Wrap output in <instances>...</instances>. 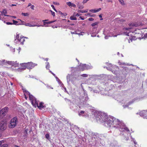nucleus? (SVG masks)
<instances>
[{"mask_svg":"<svg viewBox=\"0 0 147 147\" xmlns=\"http://www.w3.org/2000/svg\"><path fill=\"white\" fill-rule=\"evenodd\" d=\"M22 89L24 92V94L25 96V98L26 99H27V96H28L29 97V95L28 93H27V92H28L29 93V92L25 88H23Z\"/></svg>","mask_w":147,"mask_h":147,"instance_id":"nucleus-22","label":"nucleus"},{"mask_svg":"<svg viewBox=\"0 0 147 147\" xmlns=\"http://www.w3.org/2000/svg\"><path fill=\"white\" fill-rule=\"evenodd\" d=\"M11 50L12 52H14L15 51V48H11Z\"/></svg>","mask_w":147,"mask_h":147,"instance_id":"nucleus-53","label":"nucleus"},{"mask_svg":"<svg viewBox=\"0 0 147 147\" xmlns=\"http://www.w3.org/2000/svg\"><path fill=\"white\" fill-rule=\"evenodd\" d=\"M117 36V35H115V36H113L116 37ZM112 36H111L110 35H108V36H105V39H108V37H109Z\"/></svg>","mask_w":147,"mask_h":147,"instance_id":"nucleus-40","label":"nucleus"},{"mask_svg":"<svg viewBox=\"0 0 147 147\" xmlns=\"http://www.w3.org/2000/svg\"><path fill=\"white\" fill-rule=\"evenodd\" d=\"M108 64L107 67H104V68H106L107 70L111 71L115 74H117L119 72V67L116 65L113 66L111 63L107 62L106 63Z\"/></svg>","mask_w":147,"mask_h":147,"instance_id":"nucleus-4","label":"nucleus"},{"mask_svg":"<svg viewBox=\"0 0 147 147\" xmlns=\"http://www.w3.org/2000/svg\"><path fill=\"white\" fill-rule=\"evenodd\" d=\"M6 61L5 60H3L2 61L0 60V65H5L6 63H7Z\"/></svg>","mask_w":147,"mask_h":147,"instance_id":"nucleus-30","label":"nucleus"},{"mask_svg":"<svg viewBox=\"0 0 147 147\" xmlns=\"http://www.w3.org/2000/svg\"><path fill=\"white\" fill-rule=\"evenodd\" d=\"M118 63L119 65H132V66H133V65H132V64H129L128 63H122L120 61H119L118 62Z\"/></svg>","mask_w":147,"mask_h":147,"instance_id":"nucleus-26","label":"nucleus"},{"mask_svg":"<svg viewBox=\"0 0 147 147\" xmlns=\"http://www.w3.org/2000/svg\"><path fill=\"white\" fill-rule=\"evenodd\" d=\"M55 78L57 81L58 82L59 84L61 83L60 80L56 76H55Z\"/></svg>","mask_w":147,"mask_h":147,"instance_id":"nucleus-41","label":"nucleus"},{"mask_svg":"<svg viewBox=\"0 0 147 147\" xmlns=\"http://www.w3.org/2000/svg\"><path fill=\"white\" fill-rule=\"evenodd\" d=\"M27 69H32L34 67L37 65V64L33 63L32 62L27 63Z\"/></svg>","mask_w":147,"mask_h":147,"instance_id":"nucleus-12","label":"nucleus"},{"mask_svg":"<svg viewBox=\"0 0 147 147\" xmlns=\"http://www.w3.org/2000/svg\"><path fill=\"white\" fill-rule=\"evenodd\" d=\"M46 21V20H43V24H44V25L52 23L55 21H49V22H45V21Z\"/></svg>","mask_w":147,"mask_h":147,"instance_id":"nucleus-27","label":"nucleus"},{"mask_svg":"<svg viewBox=\"0 0 147 147\" xmlns=\"http://www.w3.org/2000/svg\"><path fill=\"white\" fill-rule=\"evenodd\" d=\"M18 20L20 21L22 23H21V24H24L23 23L24 22V21H22L21 20L18 19Z\"/></svg>","mask_w":147,"mask_h":147,"instance_id":"nucleus-60","label":"nucleus"},{"mask_svg":"<svg viewBox=\"0 0 147 147\" xmlns=\"http://www.w3.org/2000/svg\"><path fill=\"white\" fill-rule=\"evenodd\" d=\"M91 36L92 37H95V36H96V35H94V33H91Z\"/></svg>","mask_w":147,"mask_h":147,"instance_id":"nucleus-58","label":"nucleus"},{"mask_svg":"<svg viewBox=\"0 0 147 147\" xmlns=\"http://www.w3.org/2000/svg\"><path fill=\"white\" fill-rule=\"evenodd\" d=\"M112 90H109V91L105 90H102L100 91V93L101 94L103 95H108V96H112L113 94L111 93Z\"/></svg>","mask_w":147,"mask_h":147,"instance_id":"nucleus-10","label":"nucleus"},{"mask_svg":"<svg viewBox=\"0 0 147 147\" xmlns=\"http://www.w3.org/2000/svg\"><path fill=\"white\" fill-rule=\"evenodd\" d=\"M97 24H98L97 22H96L92 23L91 24V25L92 26H95Z\"/></svg>","mask_w":147,"mask_h":147,"instance_id":"nucleus-46","label":"nucleus"},{"mask_svg":"<svg viewBox=\"0 0 147 147\" xmlns=\"http://www.w3.org/2000/svg\"><path fill=\"white\" fill-rule=\"evenodd\" d=\"M27 93L29 95V100L31 101L32 104L33 106L35 107H37L39 109H40L44 107L45 106L43 103L42 102H40L38 105V102L36 100V99L32 95H31L30 93L27 92Z\"/></svg>","mask_w":147,"mask_h":147,"instance_id":"nucleus-3","label":"nucleus"},{"mask_svg":"<svg viewBox=\"0 0 147 147\" xmlns=\"http://www.w3.org/2000/svg\"><path fill=\"white\" fill-rule=\"evenodd\" d=\"M85 66L86 68H86V69H91L92 68V67L90 65H89L85 64Z\"/></svg>","mask_w":147,"mask_h":147,"instance_id":"nucleus-29","label":"nucleus"},{"mask_svg":"<svg viewBox=\"0 0 147 147\" xmlns=\"http://www.w3.org/2000/svg\"><path fill=\"white\" fill-rule=\"evenodd\" d=\"M84 32H80L78 33H77V34H78L79 35H83V34H84Z\"/></svg>","mask_w":147,"mask_h":147,"instance_id":"nucleus-52","label":"nucleus"},{"mask_svg":"<svg viewBox=\"0 0 147 147\" xmlns=\"http://www.w3.org/2000/svg\"><path fill=\"white\" fill-rule=\"evenodd\" d=\"M21 67L18 68L17 69H13V71L15 72L21 71H22L27 68V63H23L20 64Z\"/></svg>","mask_w":147,"mask_h":147,"instance_id":"nucleus-8","label":"nucleus"},{"mask_svg":"<svg viewBox=\"0 0 147 147\" xmlns=\"http://www.w3.org/2000/svg\"><path fill=\"white\" fill-rule=\"evenodd\" d=\"M7 63L11 65V66L13 67H16L19 66V64L17 63L16 61H6Z\"/></svg>","mask_w":147,"mask_h":147,"instance_id":"nucleus-14","label":"nucleus"},{"mask_svg":"<svg viewBox=\"0 0 147 147\" xmlns=\"http://www.w3.org/2000/svg\"><path fill=\"white\" fill-rule=\"evenodd\" d=\"M49 72H51L55 76H55H56L55 75L53 72H52L51 71L49 70Z\"/></svg>","mask_w":147,"mask_h":147,"instance_id":"nucleus-61","label":"nucleus"},{"mask_svg":"<svg viewBox=\"0 0 147 147\" xmlns=\"http://www.w3.org/2000/svg\"><path fill=\"white\" fill-rule=\"evenodd\" d=\"M123 69L126 70L127 72H128V68L127 67H123Z\"/></svg>","mask_w":147,"mask_h":147,"instance_id":"nucleus-51","label":"nucleus"},{"mask_svg":"<svg viewBox=\"0 0 147 147\" xmlns=\"http://www.w3.org/2000/svg\"><path fill=\"white\" fill-rule=\"evenodd\" d=\"M61 14L63 15L64 16H66L67 15L66 13H61Z\"/></svg>","mask_w":147,"mask_h":147,"instance_id":"nucleus-62","label":"nucleus"},{"mask_svg":"<svg viewBox=\"0 0 147 147\" xmlns=\"http://www.w3.org/2000/svg\"><path fill=\"white\" fill-rule=\"evenodd\" d=\"M96 119L98 123H101L107 127H111L118 129L121 132L129 134L130 131L122 121H120L113 116L108 117L106 113L96 111L94 113Z\"/></svg>","mask_w":147,"mask_h":147,"instance_id":"nucleus-1","label":"nucleus"},{"mask_svg":"<svg viewBox=\"0 0 147 147\" xmlns=\"http://www.w3.org/2000/svg\"><path fill=\"white\" fill-rule=\"evenodd\" d=\"M98 30H96V27H94L93 28V30L91 33H95L97 34L98 33Z\"/></svg>","mask_w":147,"mask_h":147,"instance_id":"nucleus-25","label":"nucleus"},{"mask_svg":"<svg viewBox=\"0 0 147 147\" xmlns=\"http://www.w3.org/2000/svg\"><path fill=\"white\" fill-rule=\"evenodd\" d=\"M89 0H83L82 3L83 4H84L87 3V2Z\"/></svg>","mask_w":147,"mask_h":147,"instance_id":"nucleus-49","label":"nucleus"},{"mask_svg":"<svg viewBox=\"0 0 147 147\" xmlns=\"http://www.w3.org/2000/svg\"><path fill=\"white\" fill-rule=\"evenodd\" d=\"M2 14H3L5 16H11L9 15H6V14L7 13V11L6 9H3L2 11H1Z\"/></svg>","mask_w":147,"mask_h":147,"instance_id":"nucleus-24","label":"nucleus"},{"mask_svg":"<svg viewBox=\"0 0 147 147\" xmlns=\"http://www.w3.org/2000/svg\"><path fill=\"white\" fill-rule=\"evenodd\" d=\"M8 110V107H5L0 111V117H2L5 115V113H6Z\"/></svg>","mask_w":147,"mask_h":147,"instance_id":"nucleus-13","label":"nucleus"},{"mask_svg":"<svg viewBox=\"0 0 147 147\" xmlns=\"http://www.w3.org/2000/svg\"><path fill=\"white\" fill-rule=\"evenodd\" d=\"M135 100V99H133L131 101H129V102H128L127 104H126V105H123V108H125L127 107L128 106L132 103H133L134 101Z\"/></svg>","mask_w":147,"mask_h":147,"instance_id":"nucleus-19","label":"nucleus"},{"mask_svg":"<svg viewBox=\"0 0 147 147\" xmlns=\"http://www.w3.org/2000/svg\"><path fill=\"white\" fill-rule=\"evenodd\" d=\"M45 63L46 64V69H49V68L50 67V66L49 63L48 62H47L46 63Z\"/></svg>","mask_w":147,"mask_h":147,"instance_id":"nucleus-36","label":"nucleus"},{"mask_svg":"<svg viewBox=\"0 0 147 147\" xmlns=\"http://www.w3.org/2000/svg\"><path fill=\"white\" fill-rule=\"evenodd\" d=\"M132 140H133V141H134V144L136 145L137 144V142L135 140H134V139L132 138Z\"/></svg>","mask_w":147,"mask_h":147,"instance_id":"nucleus-54","label":"nucleus"},{"mask_svg":"<svg viewBox=\"0 0 147 147\" xmlns=\"http://www.w3.org/2000/svg\"><path fill=\"white\" fill-rule=\"evenodd\" d=\"M114 98L119 102L122 104H125L127 102V98L124 96H121L120 95H117L114 97Z\"/></svg>","mask_w":147,"mask_h":147,"instance_id":"nucleus-6","label":"nucleus"},{"mask_svg":"<svg viewBox=\"0 0 147 147\" xmlns=\"http://www.w3.org/2000/svg\"><path fill=\"white\" fill-rule=\"evenodd\" d=\"M49 11L51 12V14L53 16H55V13L52 11V10H50Z\"/></svg>","mask_w":147,"mask_h":147,"instance_id":"nucleus-42","label":"nucleus"},{"mask_svg":"<svg viewBox=\"0 0 147 147\" xmlns=\"http://www.w3.org/2000/svg\"><path fill=\"white\" fill-rule=\"evenodd\" d=\"M88 20L89 21H92L94 20V19L92 18H90L88 19Z\"/></svg>","mask_w":147,"mask_h":147,"instance_id":"nucleus-55","label":"nucleus"},{"mask_svg":"<svg viewBox=\"0 0 147 147\" xmlns=\"http://www.w3.org/2000/svg\"><path fill=\"white\" fill-rule=\"evenodd\" d=\"M22 15L25 16H29V14L28 13H22Z\"/></svg>","mask_w":147,"mask_h":147,"instance_id":"nucleus-39","label":"nucleus"},{"mask_svg":"<svg viewBox=\"0 0 147 147\" xmlns=\"http://www.w3.org/2000/svg\"><path fill=\"white\" fill-rule=\"evenodd\" d=\"M111 80L113 81V82H119V81L118 80V78H117V77H114L113 76H112L111 77Z\"/></svg>","mask_w":147,"mask_h":147,"instance_id":"nucleus-18","label":"nucleus"},{"mask_svg":"<svg viewBox=\"0 0 147 147\" xmlns=\"http://www.w3.org/2000/svg\"><path fill=\"white\" fill-rule=\"evenodd\" d=\"M99 17L101 18L100 20H103V19L102 18V16L101 14L99 15Z\"/></svg>","mask_w":147,"mask_h":147,"instance_id":"nucleus-63","label":"nucleus"},{"mask_svg":"<svg viewBox=\"0 0 147 147\" xmlns=\"http://www.w3.org/2000/svg\"><path fill=\"white\" fill-rule=\"evenodd\" d=\"M101 9V8H99V9H91V10H89V11H90V12H91L92 13H96V12H98L99 11H100Z\"/></svg>","mask_w":147,"mask_h":147,"instance_id":"nucleus-23","label":"nucleus"},{"mask_svg":"<svg viewBox=\"0 0 147 147\" xmlns=\"http://www.w3.org/2000/svg\"><path fill=\"white\" fill-rule=\"evenodd\" d=\"M74 16H71L70 18V19L71 20H77V18L74 17Z\"/></svg>","mask_w":147,"mask_h":147,"instance_id":"nucleus-37","label":"nucleus"},{"mask_svg":"<svg viewBox=\"0 0 147 147\" xmlns=\"http://www.w3.org/2000/svg\"><path fill=\"white\" fill-rule=\"evenodd\" d=\"M138 26H139V25L138 24H136L135 23H132L129 24V26L130 27H131V26L137 27Z\"/></svg>","mask_w":147,"mask_h":147,"instance_id":"nucleus-33","label":"nucleus"},{"mask_svg":"<svg viewBox=\"0 0 147 147\" xmlns=\"http://www.w3.org/2000/svg\"><path fill=\"white\" fill-rule=\"evenodd\" d=\"M13 24H14L16 25H21L22 24H21L20 23H18V22L17 21L14 20H13Z\"/></svg>","mask_w":147,"mask_h":147,"instance_id":"nucleus-28","label":"nucleus"},{"mask_svg":"<svg viewBox=\"0 0 147 147\" xmlns=\"http://www.w3.org/2000/svg\"><path fill=\"white\" fill-rule=\"evenodd\" d=\"M119 1L122 5H123L124 4L123 0H119Z\"/></svg>","mask_w":147,"mask_h":147,"instance_id":"nucleus-47","label":"nucleus"},{"mask_svg":"<svg viewBox=\"0 0 147 147\" xmlns=\"http://www.w3.org/2000/svg\"><path fill=\"white\" fill-rule=\"evenodd\" d=\"M79 68L80 70L83 71L86 70L85 64H80L79 66Z\"/></svg>","mask_w":147,"mask_h":147,"instance_id":"nucleus-20","label":"nucleus"},{"mask_svg":"<svg viewBox=\"0 0 147 147\" xmlns=\"http://www.w3.org/2000/svg\"><path fill=\"white\" fill-rule=\"evenodd\" d=\"M7 25H12L13 23L10 22H7L6 23Z\"/></svg>","mask_w":147,"mask_h":147,"instance_id":"nucleus-56","label":"nucleus"},{"mask_svg":"<svg viewBox=\"0 0 147 147\" xmlns=\"http://www.w3.org/2000/svg\"><path fill=\"white\" fill-rule=\"evenodd\" d=\"M140 115L143 117L144 119H147V111L143 110L139 113Z\"/></svg>","mask_w":147,"mask_h":147,"instance_id":"nucleus-15","label":"nucleus"},{"mask_svg":"<svg viewBox=\"0 0 147 147\" xmlns=\"http://www.w3.org/2000/svg\"><path fill=\"white\" fill-rule=\"evenodd\" d=\"M88 76H90V77L91 78H92V77L96 78V77H97L98 76L97 75H88L87 74H81L80 75L81 76L83 77H85V78L87 77Z\"/></svg>","mask_w":147,"mask_h":147,"instance_id":"nucleus-17","label":"nucleus"},{"mask_svg":"<svg viewBox=\"0 0 147 147\" xmlns=\"http://www.w3.org/2000/svg\"><path fill=\"white\" fill-rule=\"evenodd\" d=\"M75 106V105L73 103H71L70 104V108L71 109L73 110H75V109H76L74 108V107Z\"/></svg>","mask_w":147,"mask_h":147,"instance_id":"nucleus-32","label":"nucleus"},{"mask_svg":"<svg viewBox=\"0 0 147 147\" xmlns=\"http://www.w3.org/2000/svg\"><path fill=\"white\" fill-rule=\"evenodd\" d=\"M84 111H82L79 113L78 115L79 116H80L81 115H82V114L84 113Z\"/></svg>","mask_w":147,"mask_h":147,"instance_id":"nucleus-43","label":"nucleus"},{"mask_svg":"<svg viewBox=\"0 0 147 147\" xmlns=\"http://www.w3.org/2000/svg\"><path fill=\"white\" fill-rule=\"evenodd\" d=\"M24 41V38L23 36H20L19 34H16L14 40V42L15 43L23 45Z\"/></svg>","mask_w":147,"mask_h":147,"instance_id":"nucleus-5","label":"nucleus"},{"mask_svg":"<svg viewBox=\"0 0 147 147\" xmlns=\"http://www.w3.org/2000/svg\"><path fill=\"white\" fill-rule=\"evenodd\" d=\"M6 123L4 121H2L0 123V131H3L6 128Z\"/></svg>","mask_w":147,"mask_h":147,"instance_id":"nucleus-11","label":"nucleus"},{"mask_svg":"<svg viewBox=\"0 0 147 147\" xmlns=\"http://www.w3.org/2000/svg\"><path fill=\"white\" fill-rule=\"evenodd\" d=\"M80 15H81L80 14H79L78 13H76V14H75V13H74V15L75 16H79Z\"/></svg>","mask_w":147,"mask_h":147,"instance_id":"nucleus-48","label":"nucleus"},{"mask_svg":"<svg viewBox=\"0 0 147 147\" xmlns=\"http://www.w3.org/2000/svg\"><path fill=\"white\" fill-rule=\"evenodd\" d=\"M66 4L70 7H76V5L75 4L71 3V2H67Z\"/></svg>","mask_w":147,"mask_h":147,"instance_id":"nucleus-21","label":"nucleus"},{"mask_svg":"<svg viewBox=\"0 0 147 147\" xmlns=\"http://www.w3.org/2000/svg\"><path fill=\"white\" fill-rule=\"evenodd\" d=\"M71 75L68 74L67 76V83L69 84L70 81L73 84H75L76 83V81L78 80V79L77 77H73L71 78V79H70Z\"/></svg>","mask_w":147,"mask_h":147,"instance_id":"nucleus-7","label":"nucleus"},{"mask_svg":"<svg viewBox=\"0 0 147 147\" xmlns=\"http://www.w3.org/2000/svg\"><path fill=\"white\" fill-rule=\"evenodd\" d=\"M45 136H46V137L47 138H48L49 137V134H46V135H45Z\"/></svg>","mask_w":147,"mask_h":147,"instance_id":"nucleus-64","label":"nucleus"},{"mask_svg":"<svg viewBox=\"0 0 147 147\" xmlns=\"http://www.w3.org/2000/svg\"><path fill=\"white\" fill-rule=\"evenodd\" d=\"M17 120V118L16 117L12 119L11 120L9 127L11 128L14 127L16 125Z\"/></svg>","mask_w":147,"mask_h":147,"instance_id":"nucleus-9","label":"nucleus"},{"mask_svg":"<svg viewBox=\"0 0 147 147\" xmlns=\"http://www.w3.org/2000/svg\"><path fill=\"white\" fill-rule=\"evenodd\" d=\"M77 6L79 9H82L84 8V6L83 5L80 4L78 3L77 4Z\"/></svg>","mask_w":147,"mask_h":147,"instance_id":"nucleus-31","label":"nucleus"},{"mask_svg":"<svg viewBox=\"0 0 147 147\" xmlns=\"http://www.w3.org/2000/svg\"><path fill=\"white\" fill-rule=\"evenodd\" d=\"M131 27L128 28H123V30L124 31L123 33L124 34L128 36H130V34H129L130 32H133L129 30L131 29Z\"/></svg>","mask_w":147,"mask_h":147,"instance_id":"nucleus-16","label":"nucleus"},{"mask_svg":"<svg viewBox=\"0 0 147 147\" xmlns=\"http://www.w3.org/2000/svg\"><path fill=\"white\" fill-rule=\"evenodd\" d=\"M88 9H86L85 10H78V11L79 13H87L88 11Z\"/></svg>","mask_w":147,"mask_h":147,"instance_id":"nucleus-34","label":"nucleus"},{"mask_svg":"<svg viewBox=\"0 0 147 147\" xmlns=\"http://www.w3.org/2000/svg\"><path fill=\"white\" fill-rule=\"evenodd\" d=\"M82 84L81 86L82 89V92L81 93L79 98L78 102L77 104L78 106L80 109L85 107L89 99L87 92L84 90Z\"/></svg>","mask_w":147,"mask_h":147,"instance_id":"nucleus-2","label":"nucleus"},{"mask_svg":"<svg viewBox=\"0 0 147 147\" xmlns=\"http://www.w3.org/2000/svg\"><path fill=\"white\" fill-rule=\"evenodd\" d=\"M51 6L55 11L57 12V10L55 8L54 6L53 5H51Z\"/></svg>","mask_w":147,"mask_h":147,"instance_id":"nucleus-50","label":"nucleus"},{"mask_svg":"<svg viewBox=\"0 0 147 147\" xmlns=\"http://www.w3.org/2000/svg\"><path fill=\"white\" fill-rule=\"evenodd\" d=\"M43 83L46 86V87L47 88H51V89H53V87H52L51 86H49V85L47 84H45L43 82Z\"/></svg>","mask_w":147,"mask_h":147,"instance_id":"nucleus-38","label":"nucleus"},{"mask_svg":"<svg viewBox=\"0 0 147 147\" xmlns=\"http://www.w3.org/2000/svg\"><path fill=\"white\" fill-rule=\"evenodd\" d=\"M85 15L86 16H90L91 17H92V16H93V15H91V14L90 13H86L85 14Z\"/></svg>","mask_w":147,"mask_h":147,"instance_id":"nucleus-44","label":"nucleus"},{"mask_svg":"<svg viewBox=\"0 0 147 147\" xmlns=\"http://www.w3.org/2000/svg\"><path fill=\"white\" fill-rule=\"evenodd\" d=\"M53 3L55 5H59V3L58 2H53Z\"/></svg>","mask_w":147,"mask_h":147,"instance_id":"nucleus-45","label":"nucleus"},{"mask_svg":"<svg viewBox=\"0 0 147 147\" xmlns=\"http://www.w3.org/2000/svg\"><path fill=\"white\" fill-rule=\"evenodd\" d=\"M34 6L33 5H32L30 7L33 10L34 9Z\"/></svg>","mask_w":147,"mask_h":147,"instance_id":"nucleus-57","label":"nucleus"},{"mask_svg":"<svg viewBox=\"0 0 147 147\" xmlns=\"http://www.w3.org/2000/svg\"><path fill=\"white\" fill-rule=\"evenodd\" d=\"M143 37L144 38H147V33L144 35Z\"/></svg>","mask_w":147,"mask_h":147,"instance_id":"nucleus-59","label":"nucleus"},{"mask_svg":"<svg viewBox=\"0 0 147 147\" xmlns=\"http://www.w3.org/2000/svg\"><path fill=\"white\" fill-rule=\"evenodd\" d=\"M24 25H25V26H29L30 27H34L36 25H35V24H30L29 23H27L26 24H24Z\"/></svg>","mask_w":147,"mask_h":147,"instance_id":"nucleus-35","label":"nucleus"}]
</instances>
